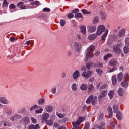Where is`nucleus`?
Here are the masks:
<instances>
[{"mask_svg":"<svg viewBox=\"0 0 129 129\" xmlns=\"http://www.w3.org/2000/svg\"><path fill=\"white\" fill-rule=\"evenodd\" d=\"M95 47L93 45H91L89 46V47L87 50L86 54V62L88 60V58H91L93 57V54L92 52L94 51Z\"/></svg>","mask_w":129,"mask_h":129,"instance_id":"nucleus-1","label":"nucleus"},{"mask_svg":"<svg viewBox=\"0 0 129 129\" xmlns=\"http://www.w3.org/2000/svg\"><path fill=\"white\" fill-rule=\"evenodd\" d=\"M84 120H85V118H84V117H80L76 122H72V129H80V127L79 126L80 125V123L83 122Z\"/></svg>","mask_w":129,"mask_h":129,"instance_id":"nucleus-2","label":"nucleus"},{"mask_svg":"<svg viewBox=\"0 0 129 129\" xmlns=\"http://www.w3.org/2000/svg\"><path fill=\"white\" fill-rule=\"evenodd\" d=\"M97 101V97H93V95H90L87 99L86 102L88 104H89L92 102V105H95L96 102Z\"/></svg>","mask_w":129,"mask_h":129,"instance_id":"nucleus-3","label":"nucleus"},{"mask_svg":"<svg viewBox=\"0 0 129 129\" xmlns=\"http://www.w3.org/2000/svg\"><path fill=\"white\" fill-rule=\"evenodd\" d=\"M129 80V75L126 74L124 75L123 81L121 83V86L124 87V88H126L128 86V81Z\"/></svg>","mask_w":129,"mask_h":129,"instance_id":"nucleus-4","label":"nucleus"},{"mask_svg":"<svg viewBox=\"0 0 129 129\" xmlns=\"http://www.w3.org/2000/svg\"><path fill=\"white\" fill-rule=\"evenodd\" d=\"M105 31V26L104 25H101L98 27V29L97 31V35L99 36Z\"/></svg>","mask_w":129,"mask_h":129,"instance_id":"nucleus-5","label":"nucleus"},{"mask_svg":"<svg viewBox=\"0 0 129 129\" xmlns=\"http://www.w3.org/2000/svg\"><path fill=\"white\" fill-rule=\"evenodd\" d=\"M92 73L93 72L91 71L84 72L82 74V76H83L84 78H85V79H88V78L92 75Z\"/></svg>","mask_w":129,"mask_h":129,"instance_id":"nucleus-6","label":"nucleus"},{"mask_svg":"<svg viewBox=\"0 0 129 129\" xmlns=\"http://www.w3.org/2000/svg\"><path fill=\"white\" fill-rule=\"evenodd\" d=\"M94 90V86L93 84H89L88 85V93L89 94H91V92Z\"/></svg>","mask_w":129,"mask_h":129,"instance_id":"nucleus-7","label":"nucleus"},{"mask_svg":"<svg viewBox=\"0 0 129 129\" xmlns=\"http://www.w3.org/2000/svg\"><path fill=\"white\" fill-rule=\"evenodd\" d=\"M17 7H19V8L22 10H26V9H27V6L24 5V2H23L18 3Z\"/></svg>","mask_w":129,"mask_h":129,"instance_id":"nucleus-8","label":"nucleus"},{"mask_svg":"<svg viewBox=\"0 0 129 129\" xmlns=\"http://www.w3.org/2000/svg\"><path fill=\"white\" fill-rule=\"evenodd\" d=\"M107 95V90H104L103 91L101 92L100 95L99 96V99H101V98H103L105 97Z\"/></svg>","mask_w":129,"mask_h":129,"instance_id":"nucleus-9","label":"nucleus"},{"mask_svg":"<svg viewBox=\"0 0 129 129\" xmlns=\"http://www.w3.org/2000/svg\"><path fill=\"white\" fill-rule=\"evenodd\" d=\"M88 31L90 33H93L96 31V26H90L88 27Z\"/></svg>","mask_w":129,"mask_h":129,"instance_id":"nucleus-10","label":"nucleus"},{"mask_svg":"<svg viewBox=\"0 0 129 129\" xmlns=\"http://www.w3.org/2000/svg\"><path fill=\"white\" fill-rule=\"evenodd\" d=\"M101 83L98 84L97 86V89H104L107 87V84H104L101 85Z\"/></svg>","mask_w":129,"mask_h":129,"instance_id":"nucleus-11","label":"nucleus"},{"mask_svg":"<svg viewBox=\"0 0 129 129\" xmlns=\"http://www.w3.org/2000/svg\"><path fill=\"white\" fill-rule=\"evenodd\" d=\"M74 47L76 49L77 52H79V50L81 49V44L78 42H75L74 43Z\"/></svg>","mask_w":129,"mask_h":129,"instance_id":"nucleus-12","label":"nucleus"},{"mask_svg":"<svg viewBox=\"0 0 129 129\" xmlns=\"http://www.w3.org/2000/svg\"><path fill=\"white\" fill-rule=\"evenodd\" d=\"M80 73H79V71H76L73 74V78L74 79L76 80L77 78H78L80 76Z\"/></svg>","mask_w":129,"mask_h":129,"instance_id":"nucleus-13","label":"nucleus"},{"mask_svg":"<svg viewBox=\"0 0 129 129\" xmlns=\"http://www.w3.org/2000/svg\"><path fill=\"white\" fill-rule=\"evenodd\" d=\"M103 66V64L101 62H97V63H93V68H100V67H102Z\"/></svg>","mask_w":129,"mask_h":129,"instance_id":"nucleus-14","label":"nucleus"},{"mask_svg":"<svg viewBox=\"0 0 129 129\" xmlns=\"http://www.w3.org/2000/svg\"><path fill=\"white\" fill-rule=\"evenodd\" d=\"M114 52L117 53V54H121L122 53V51L120 50V48L118 47L117 46H115L113 49Z\"/></svg>","mask_w":129,"mask_h":129,"instance_id":"nucleus-15","label":"nucleus"},{"mask_svg":"<svg viewBox=\"0 0 129 129\" xmlns=\"http://www.w3.org/2000/svg\"><path fill=\"white\" fill-rule=\"evenodd\" d=\"M116 117L118 120H121L122 119V113L120 111H118L116 113Z\"/></svg>","mask_w":129,"mask_h":129,"instance_id":"nucleus-16","label":"nucleus"},{"mask_svg":"<svg viewBox=\"0 0 129 129\" xmlns=\"http://www.w3.org/2000/svg\"><path fill=\"white\" fill-rule=\"evenodd\" d=\"M0 102H2L4 104H8L9 103V101L3 97H0Z\"/></svg>","mask_w":129,"mask_h":129,"instance_id":"nucleus-17","label":"nucleus"},{"mask_svg":"<svg viewBox=\"0 0 129 129\" xmlns=\"http://www.w3.org/2000/svg\"><path fill=\"white\" fill-rule=\"evenodd\" d=\"M117 82V79H116V76L114 75L112 77V83L113 85H116Z\"/></svg>","mask_w":129,"mask_h":129,"instance_id":"nucleus-18","label":"nucleus"},{"mask_svg":"<svg viewBox=\"0 0 129 129\" xmlns=\"http://www.w3.org/2000/svg\"><path fill=\"white\" fill-rule=\"evenodd\" d=\"M125 35V29H121L119 32V37H123Z\"/></svg>","mask_w":129,"mask_h":129,"instance_id":"nucleus-19","label":"nucleus"},{"mask_svg":"<svg viewBox=\"0 0 129 129\" xmlns=\"http://www.w3.org/2000/svg\"><path fill=\"white\" fill-rule=\"evenodd\" d=\"M108 111L109 113V117H110V118H111V117H112V114H113V113L112 112V108H111V107H109L108 108Z\"/></svg>","mask_w":129,"mask_h":129,"instance_id":"nucleus-20","label":"nucleus"},{"mask_svg":"<svg viewBox=\"0 0 129 129\" xmlns=\"http://www.w3.org/2000/svg\"><path fill=\"white\" fill-rule=\"evenodd\" d=\"M117 64V61L113 59L109 61V64L110 66H115Z\"/></svg>","mask_w":129,"mask_h":129,"instance_id":"nucleus-21","label":"nucleus"},{"mask_svg":"<svg viewBox=\"0 0 129 129\" xmlns=\"http://www.w3.org/2000/svg\"><path fill=\"white\" fill-rule=\"evenodd\" d=\"M107 34H108V30L106 29L104 34L102 36L101 40L102 41H105V38L107 37Z\"/></svg>","mask_w":129,"mask_h":129,"instance_id":"nucleus-22","label":"nucleus"},{"mask_svg":"<svg viewBox=\"0 0 129 129\" xmlns=\"http://www.w3.org/2000/svg\"><path fill=\"white\" fill-rule=\"evenodd\" d=\"M40 128V126L39 124H36L35 125H31L30 126H29L28 129H39Z\"/></svg>","mask_w":129,"mask_h":129,"instance_id":"nucleus-23","label":"nucleus"},{"mask_svg":"<svg viewBox=\"0 0 129 129\" xmlns=\"http://www.w3.org/2000/svg\"><path fill=\"white\" fill-rule=\"evenodd\" d=\"M81 32L84 35L86 34V27H85V26L81 27Z\"/></svg>","mask_w":129,"mask_h":129,"instance_id":"nucleus-24","label":"nucleus"},{"mask_svg":"<svg viewBox=\"0 0 129 129\" xmlns=\"http://www.w3.org/2000/svg\"><path fill=\"white\" fill-rule=\"evenodd\" d=\"M87 87H88V85L86 84H83L81 85L80 88L81 90H86L87 89Z\"/></svg>","mask_w":129,"mask_h":129,"instance_id":"nucleus-25","label":"nucleus"},{"mask_svg":"<svg viewBox=\"0 0 129 129\" xmlns=\"http://www.w3.org/2000/svg\"><path fill=\"white\" fill-rule=\"evenodd\" d=\"M96 38H97V35H96V34L90 35L88 37L89 40H95V39H96Z\"/></svg>","mask_w":129,"mask_h":129,"instance_id":"nucleus-26","label":"nucleus"},{"mask_svg":"<svg viewBox=\"0 0 129 129\" xmlns=\"http://www.w3.org/2000/svg\"><path fill=\"white\" fill-rule=\"evenodd\" d=\"M86 68L88 70H90V68H93V63H87L86 64Z\"/></svg>","mask_w":129,"mask_h":129,"instance_id":"nucleus-27","label":"nucleus"},{"mask_svg":"<svg viewBox=\"0 0 129 129\" xmlns=\"http://www.w3.org/2000/svg\"><path fill=\"white\" fill-rule=\"evenodd\" d=\"M108 95L110 98V99H112L113 98V95H114V91L111 90L108 93Z\"/></svg>","mask_w":129,"mask_h":129,"instance_id":"nucleus-28","label":"nucleus"},{"mask_svg":"<svg viewBox=\"0 0 129 129\" xmlns=\"http://www.w3.org/2000/svg\"><path fill=\"white\" fill-rule=\"evenodd\" d=\"M49 116H50L49 114L48 113L45 114L42 117V120H44V121H47V119L49 118Z\"/></svg>","mask_w":129,"mask_h":129,"instance_id":"nucleus-29","label":"nucleus"},{"mask_svg":"<svg viewBox=\"0 0 129 129\" xmlns=\"http://www.w3.org/2000/svg\"><path fill=\"white\" fill-rule=\"evenodd\" d=\"M81 12L84 14V15H90V14H91V12L88 11L86 9H82Z\"/></svg>","mask_w":129,"mask_h":129,"instance_id":"nucleus-30","label":"nucleus"},{"mask_svg":"<svg viewBox=\"0 0 129 129\" xmlns=\"http://www.w3.org/2000/svg\"><path fill=\"white\" fill-rule=\"evenodd\" d=\"M100 15L101 16V18L102 20L103 21V20H105V18H106V14L104 12H101L100 13Z\"/></svg>","mask_w":129,"mask_h":129,"instance_id":"nucleus-31","label":"nucleus"},{"mask_svg":"<svg viewBox=\"0 0 129 129\" xmlns=\"http://www.w3.org/2000/svg\"><path fill=\"white\" fill-rule=\"evenodd\" d=\"M119 106L118 105H113V109L114 113H115L117 110H118Z\"/></svg>","mask_w":129,"mask_h":129,"instance_id":"nucleus-32","label":"nucleus"},{"mask_svg":"<svg viewBox=\"0 0 129 129\" xmlns=\"http://www.w3.org/2000/svg\"><path fill=\"white\" fill-rule=\"evenodd\" d=\"M46 124H47L48 125H50V126H52V125H53V123H54V122L53 121V120H52V119L46 121Z\"/></svg>","mask_w":129,"mask_h":129,"instance_id":"nucleus-33","label":"nucleus"},{"mask_svg":"<svg viewBox=\"0 0 129 129\" xmlns=\"http://www.w3.org/2000/svg\"><path fill=\"white\" fill-rule=\"evenodd\" d=\"M122 78H123V74L122 73H120L118 76V81H121Z\"/></svg>","mask_w":129,"mask_h":129,"instance_id":"nucleus-34","label":"nucleus"},{"mask_svg":"<svg viewBox=\"0 0 129 129\" xmlns=\"http://www.w3.org/2000/svg\"><path fill=\"white\" fill-rule=\"evenodd\" d=\"M112 57V54H108L104 56V61H106L108 58H111Z\"/></svg>","mask_w":129,"mask_h":129,"instance_id":"nucleus-35","label":"nucleus"},{"mask_svg":"<svg viewBox=\"0 0 129 129\" xmlns=\"http://www.w3.org/2000/svg\"><path fill=\"white\" fill-rule=\"evenodd\" d=\"M118 95H119L120 96H122V95L123 94V90H122V88H120L118 89Z\"/></svg>","mask_w":129,"mask_h":129,"instance_id":"nucleus-36","label":"nucleus"},{"mask_svg":"<svg viewBox=\"0 0 129 129\" xmlns=\"http://www.w3.org/2000/svg\"><path fill=\"white\" fill-rule=\"evenodd\" d=\"M46 110L47 112H50L53 110V107L51 106H48L46 107Z\"/></svg>","mask_w":129,"mask_h":129,"instance_id":"nucleus-37","label":"nucleus"},{"mask_svg":"<svg viewBox=\"0 0 129 129\" xmlns=\"http://www.w3.org/2000/svg\"><path fill=\"white\" fill-rule=\"evenodd\" d=\"M72 89L73 91H75L77 89V85L76 83H74L72 85Z\"/></svg>","mask_w":129,"mask_h":129,"instance_id":"nucleus-38","label":"nucleus"},{"mask_svg":"<svg viewBox=\"0 0 129 129\" xmlns=\"http://www.w3.org/2000/svg\"><path fill=\"white\" fill-rule=\"evenodd\" d=\"M90 127V123L88 122H87L85 124V126L84 129H89Z\"/></svg>","mask_w":129,"mask_h":129,"instance_id":"nucleus-39","label":"nucleus"},{"mask_svg":"<svg viewBox=\"0 0 129 129\" xmlns=\"http://www.w3.org/2000/svg\"><path fill=\"white\" fill-rule=\"evenodd\" d=\"M99 22V19H98V17H96L94 18V20H93V24H97Z\"/></svg>","mask_w":129,"mask_h":129,"instance_id":"nucleus-40","label":"nucleus"},{"mask_svg":"<svg viewBox=\"0 0 129 129\" xmlns=\"http://www.w3.org/2000/svg\"><path fill=\"white\" fill-rule=\"evenodd\" d=\"M96 72L98 74V75L100 76H101V74H102V70L100 69H96Z\"/></svg>","mask_w":129,"mask_h":129,"instance_id":"nucleus-41","label":"nucleus"},{"mask_svg":"<svg viewBox=\"0 0 129 129\" xmlns=\"http://www.w3.org/2000/svg\"><path fill=\"white\" fill-rule=\"evenodd\" d=\"M124 52L125 54H128L129 53V48L127 46H125L124 47Z\"/></svg>","mask_w":129,"mask_h":129,"instance_id":"nucleus-42","label":"nucleus"},{"mask_svg":"<svg viewBox=\"0 0 129 129\" xmlns=\"http://www.w3.org/2000/svg\"><path fill=\"white\" fill-rule=\"evenodd\" d=\"M75 17L76 18H83V16L82 15V14L80 13H78L75 14Z\"/></svg>","mask_w":129,"mask_h":129,"instance_id":"nucleus-43","label":"nucleus"},{"mask_svg":"<svg viewBox=\"0 0 129 129\" xmlns=\"http://www.w3.org/2000/svg\"><path fill=\"white\" fill-rule=\"evenodd\" d=\"M31 5H35L36 6H39L40 5V2L38 1H34L32 3H31Z\"/></svg>","mask_w":129,"mask_h":129,"instance_id":"nucleus-44","label":"nucleus"},{"mask_svg":"<svg viewBox=\"0 0 129 129\" xmlns=\"http://www.w3.org/2000/svg\"><path fill=\"white\" fill-rule=\"evenodd\" d=\"M115 123L113 122H111L110 124V126L111 129H114L115 127V125H114Z\"/></svg>","mask_w":129,"mask_h":129,"instance_id":"nucleus-45","label":"nucleus"},{"mask_svg":"<svg viewBox=\"0 0 129 129\" xmlns=\"http://www.w3.org/2000/svg\"><path fill=\"white\" fill-rule=\"evenodd\" d=\"M60 25L62 27H64L65 26V20H60Z\"/></svg>","mask_w":129,"mask_h":129,"instance_id":"nucleus-46","label":"nucleus"},{"mask_svg":"<svg viewBox=\"0 0 129 129\" xmlns=\"http://www.w3.org/2000/svg\"><path fill=\"white\" fill-rule=\"evenodd\" d=\"M9 3L7 0H4L3 2V7H8Z\"/></svg>","mask_w":129,"mask_h":129,"instance_id":"nucleus-47","label":"nucleus"},{"mask_svg":"<svg viewBox=\"0 0 129 129\" xmlns=\"http://www.w3.org/2000/svg\"><path fill=\"white\" fill-rule=\"evenodd\" d=\"M56 115L58 116L59 118H63V117H64V115L61 113H57Z\"/></svg>","mask_w":129,"mask_h":129,"instance_id":"nucleus-48","label":"nucleus"},{"mask_svg":"<svg viewBox=\"0 0 129 129\" xmlns=\"http://www.w3.org/2000/svg\"><path fill=\"white\" fill-rule=\"evenodd\" d=\"M31 119L33 123H34V124H36V123H37V119H36L35 118L31 117Z\"/></svg>","mask_w":129,"mask_h":129,"instance_id":"nucleus-49","label":"nucleus"},{"mask_svg":"<svg viewBox=\"0 0 129 129\" xmlns=\"http://www.w3.org/2000/svg\"><path fill=\"white\" fill-rule=\"evenodd\" d=\"M78 12H79V9L77 8L72 11V13H73V14H76V13H78Z\"/></svg>","mask_w":129,"mask_h":129,"instance_id":"nucleus-50","label":"nucleus"},{"mask_svg":"<svg viewBox=\"0 0 129 129\" xmlns=\"http://www.w3.org/2000/svg\"><path fill=\"white\" fill-rule=\"evenodd\" d=\"M103 117H104L103 114L102 113L100 114L98 118L99 120H102V119H103Z\"/></svg>","mask_w":129,"mask_h":129,"instance_id":"nucleus-51","label":"nucleus"},{"mask_svg":"<svg viewBox=\"0 0 129 129\" xmlns=\"http://www.w3.org/2000/svg\"><path fill=\"white\" fill-rule=\"evenodd\" d=\"M10 9H15L16 8V5H15L14 4H11L9 6Z\"/></svg>","mask_w":129,"mask_h":129,"instance_id":"nucleus-52","label":"nucleus"},{"mask_svg":"<svg viewBox=\"0 0 129 129\" xmlns=\"http://www.w3.org/2000/svg\"><path fill=\"white\" fill-rule=\"evenodd\" d=\"M38 102L40 104H42L45 102V100L44 99H40L39 100Z\"/></svg>","mask_w":129,"mask_h":129,"instance_id":"nucleus-53","label":"nucleus"},{"mask_svg":"<svg viewBox=\"0 0 129 129\" xmlns=\"http://www.w3.org/2000/svg\"><path fill=\"white\" fill-rule=\"evenodd\" d=\"M73 17H74V15H73V14L72 13H70L68 15V18H69V19H72Z\"/></svg>","mask_w":129,"mask_h":129,"instance_id":"nucleus-54","label":"nucleus"},{"mask_svg":"<svg viewBox=\"0 0 129 129\" xmlns=\"http://www.w3.org/2000/svg\"><path fill=\"white\" fill-rule=\"evenodd\" d=\"M43 12H50L51 10L48 8H44L43 9Z\"/></svg>","mask_w":129,"mask_h":129,"instance_id":"nucleus-55","label":"nucleus"},{"mask_svg":"<svg viewBox=\"0 0 129 129\" xmlns=\"http://www.w3.org/2000/svg\"><path fill=\"white\" fill-rule=\"evenodd\" d=\"M38 108V105H35L33 107H32L30 108V110L32 111V110H34V109H36V108Z\"/></svg>","mask_w":129,"mask_h":129,"instance_id":"nucleus-56","label":"nucleus"},{"mask_svg":"<svg viewBox=\"0 0 129 129\" xmlns=\"http://www.w3.org/2000/svg\"><path fill=\"white\" fill-rule=\"evenodd\" d=\"M125 43L127 46H129V37L125 39Z\"/></svg>","mask_w":129,"mask_h":129,"instance_id":"nucleus-57","label":"nucleus"},{"mask_svg":"<svg viewBox=\"0 0 129 129\" xmlns=\"http://www.w3.org/2000/svg\"><path fill=\"white\" fill-rule=\"evenodd\" d=\"M14 115L15 116V119H20V118H22V116L20 115L15 114Z\"/></svg>","mask_w":129,"mask_h":129,"instance_id":"nucleus-58","label":"nucleus"},{"mask_svg":"<svg viewBox=\"0 0 129 129\" xmlns=\"http://www.w3.org/2000/svg\"><path fill=\"white\" fill-rule=\"evenodd\" d=\"M56 90H57V88L56 87H53L52 89H51V92L52 93H56Z\"/></svg>","mask_w":129,"mask_h":129,"instance_id":"nucleus-59","label":"nucleus"},{"mask_svg":"<svg viewBox=\"0 0 129 129\" xmlns=\"http://www.w3.org/2000/svg\"><path fill=\"white\" fill-rule=\"evenodd\" d=\"M42 111H43V109L41 108L40 110H36L35 112L36 113H42Z\"/></svg>","mask_w":129,"mask_h":129,"instance_id":"nucleus-60","label":"nucleus"},{"mask_svg":"<svg viewBox=\"0 0 129 129\" xmlns=\"http://www.w3.org/2000/svg\"><path fill=\"white\" fill-rule=\"evenodd\" d=\"M114 71H115V68H110L108 71V72L111 73V72H113Z\"/></svg>","mask_w":129,"mask_h":129,"instance_id":"nucleus-61","label":"nucleus"},{"mask_svg":"<svg viewBox=\"0 0 129 129\" xmlns=\"http://www.w3.org/2000/svg\"><path fill=\"white\" fill-rule=\"evenodd\" d=\"M16 120V116H12L11 118H10V120H12V121H14V120Z\"/></svg>","mask_w":129,"mask_h":129,"instance_id":"nucleus-62","label":"nucleus"},{"mask_svg":"<svg viewBox=\"0 0 129 129\" xmlns=\"http://www.w3.org/2000/svg\"><path fill=\"white\" fill-rule=\"evenodd\" d=\"M10 40L11 42H14L16 40V38H15V37H11Z\"/></svg>","mask_w":129,"mask_h":129,"instance_id":"nucleus-63","label":"nucleus"},{"mask_svg":"<svg viewBox=\"0 0 129 129\" xmlns=\"http://www.w3.org/2000/svg\"><path fill=\"white\" fill-rule=\"evenodd\" d=\"M23 119L25 122H28V121H29V118L28 117H25Z\"/></svg>","mask_w":129,"mask_h":129,"instance_id":"nucleus-64","label":"nucleus"}]
</instances>
